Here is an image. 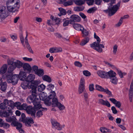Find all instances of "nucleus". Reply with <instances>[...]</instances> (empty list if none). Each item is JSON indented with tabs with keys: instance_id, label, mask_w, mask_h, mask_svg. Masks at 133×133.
<instances>
[{
	"instance_id": "nucleus-1",
	"label": "nucleus",
	"mask_w": 133,
	"mask_h": 133,
	"mask_svg": "<svg viewBox=\"0 0 133 133\" xmlns=\"http://www.w3.org/2000/svg\"><path fill=\"white\" fill-rule=\"evenodd\" d=\"M40 84V82L39 81H35L31 83L30 86L31 89L30 92L32 94V95L30 98L32 101V102L34 105V108L36 110L40 109L42 108V105L40 104V99L38 98H37L36 89L38 85Z\"/></svg>"
},
{
	"instance_id": "nucleus-2",
	"label": "nucleus",
	"mask_w": 133,
	"mask_h": 133,
	"mask_svg": "<svg viewBox=\"0 0 133 133\" xmlns=\"http://www.w3.org/2000/svg\"><path fill=\"white\" fill-rule=\"evenodd\" d=\"M8 64L10 65L9 67L8 71L9 72H12L16 68H20L22 67L23 63L18 60H16L12 58L7 60Z\"/></svg>"
},
{
	"instance_id": "nucleus-3",
	"label": "nucleus",
	"mask_w": 133,
	"mask_h": 133,
	"mask_svg": "<svg viewBox=\"0 0 133 133\" xmlns=\"http://www.w3.org/2000/svg\"><path fill=\"white\" fill-rule=\"evenodd\" d=\"M12 72H7V73L2 76V78L6 79L8 83H11L13 85H15L17 83L19 80L18 75H13Z\"/></svg>"
},
{
	"instance_id": "nucleus-4",
	"label": "nucleus",
	"mask_w": 133,
	"mask_h": 133,
	"mask_svg": "<svg viewBox=\"0 0 133 133\" xmlns=\"http://www.w3.org/2000/svg\"><path fill=\"white\" fill-rule=\"evenodd\" d=\"M16 0H8L6 3L7 9L9 12H14L18 11L19 8V2L15 1Z\"/></svg>"
},
{
	"instance_id": "nucleus-5",
	"label": "nucleus",
	"mask_w": 133,
	"mask_h": 133,
	"mask_svg": "<svg viewBox=\"0 0 133 133\" xmlns=\"http://www.w3.org/2000/svg\"><path fill=\"white\" fill-rule=\"evenodd\" d=\"M103 1L106 2H109L110 1L111 3L109 4L108 7L109 15L111 16L114 15L117 11L120 6V2H118L117 4L113 6L112 4L115 3V0H103Z\"/></svg>"
},
{
	"instance_id": "nucleus-6",
	"label": "nucleus",
	"mask_w": 133,
	"mask_h": 133,
	"mask_svg": "<svg viewBox=\"0 0 133 133\" xmlns=\"http://www.w3.org/2000/svg\"><path fill=\"white\" fill-rule=\"evenodd\" d=\"M97 42H95L90 44L91 47L94 49L96 50L97 51L101 52L102 51V49L101 47L104 48V46L103 44H100L101 39L99 37L98 38L96 39Z\"/></svg>"
},
{
	"instance_id": "nucleus-7",
	"label": "nucleus",
	"mask_w": 133,
	"mask_h": 133,
	"mask_svg": "<svg viewBox=\"0 0 133 133\" xmlns=\"http://www.w3.org/2000/svg\"><path fill=\"white\" fill-rule=\"evenodd\" d=\"M22 107L23 110H25L28 114H30L33 117H35L36 111L32 106L24 103L22 104Z\"/></svg>"
},
{
	"instance_id": "nucleus-8",
	"label": "nucleus",
	"mask_w": 133,
	"mask_h": 133,
	"mask_svg": "<svg viewBox=\"0 0 133 133\" xmlns=\"http://www.w3.org/2000/svg\"><path fill=\"white\" fill-rule=\"evenodd\" d=\"M9 15V12L5 7L0 8V19L2 21L4 20Z\"/></svg>"
},
{
	"instance_id": "nucleus-9",
	"label": "nucleus",
	"mask_w": 133,
	"mask_h": 133,
	"mask_svg": "<svg viewBox=\"0 0 133 133\" xmlns=\"http://www.w3.org/2000/svg\"><path fill=\"white\" fill-rule=\"evenodd\" d=\"M51 121L52 124V127L58 130H61L65 126L64 124L60 125L59 123L55 119H51Z\"/></svg>"
},
{
	"instance_id": "nucleus-10",
	"label": "nucleus",
	"mask_w": 133,
	"mask_h": 133,
	"mask_svg": "<svg viewBox=\"0 0 133 133\" xmlns=\"http://www.w3.org/2000/svg\"><path fill=\"white\" fill-rule=\"evenodd\" d=\"M70 24H73L75 22H79L81 19L80 17L76 15H71L70 18Z\"/></svg>"
},
{
	"instance_id": "nucleus-11",
	"label": "nucleus",
	"mask_w": 133,
	"mask_h": 133,
	"mask_svg": "<svg viewBox=\"0 0 133 133\" xmlns=\"http://www.w3.org/2000/svg\"><path fill=\"white\" fill-rule=\"evenodd\" d=\"M54 100H55V102L53 103V104L52 105V107H57L59 108V109L61 110H63L65 108V107L64 105L61 104L59 102L58 100L56 99H55Z\"/></svg>"
},
{
	"instance_id": "nucleus-12",
	"label": "nucleus",
	"mask_w": 133,
	"mask_h": 133,
	"mask_svg": "<svg viewBox=\"0 0 133 133\" xmlns=\"http://www.w3.org/2000/svg\"><path fill=\"white\" fill-rule=\"evenodd\" d=\"M35 78V75L32 74H30L28 76H27V77L26 78L25 80L26 81L28 82H31V83H33L34 82V81H33L34 79ZM36 80H35L36 81ZM37 81H39L40 82V83H41V81L40 80H36ZM31 84L30 85V86Z\"/></svg>"
},
{
	"instance_id": "nucleus-13",
	"label": "nucleus",
	"mask_w": 133,
	"mask_h": 133,
	"mask_svg": "<svg viewBox=\"0 0 133 133\" xmlns=\"http://www.w3.org/2000/svg\"><path fill=\"white\" fill-rule=\"evenodd\" d=\"M107 74V72L99 70L97 72L98 76L102 78H108Z\"/></svg>"
},
{
	"instance_id": "nucleus-14",
	"label": "nucleus",
	"mask_w": 133,
	"mask_h": 133,
	"mask_svg": "<svg viewBox=\"0 0 133 133\" xmlns=\"http://www.w3.org/2000/svg\"><path fill=\"white\" fill-rule=\"evenodd\" d=\"M98 103L103 105L106 106L108 107H110V104L108 101H104L102 99H98Z\"/></svg>"
},
{
	"instance_id": "nucleus-15",
	"label": "nucleus",
	"mask_w": 133,
	"mask_h": 133,
	"mask_svg": "<svg viewBox=\"0 0 133 133\" xmlns=\"http://www.w3.org/2000/svg\"><path fill=\"white\" fill-rule=\"evenodd\" d=\"M4 103H7L8 107L9 108V109L12 110L15 107L14 103L11 101H8L7 99L4 100Z\"/></svg>"
},
{
	"instance_id": "nucleus-16",
	"label": "nucleus",
	"mask_w": 133,
	"mask_h": 133,
	"mask_svg": "<svg viewBox=\"0 0 133 133\" xmlns=\"http://www.w3.org/2000/svg\"><path fill=\"white\" fill-rule=\"evenodd\" d=\"M22 67H23L24 70L25 71H27L30 72L32 70V68L30 65L28 63H23V65Z\"/></svg>"
},
{
	"instance_id": "nucleus-17",
	"label": "nucleus",
	"mask_w": 133,
	"mask_h": 133,
	"mask_svg": "<svg viewBox=\"0 0 133 133\" xmlns=\"http://www.w3.org/2000/svg\"><path fill=\"white\" fill-rule=\"evenodd\" d=\"M133 95V79L132 81L129 90V98L130 101H131Z\"/></svg>"
},
{
	"instance_id": "nucleus-18",
	"label": "nucleus",
	"mask_w": 133,
	"mask_h": 133,
	"mask_svg": "<svg viewBox=\"0 0 133 133\" xmlns=\"http://www.w3.org/2000/svg\"><path fill=\"white\" fill-rule=\"evenodd\" d=\"M109 100L114 104H115V106L118 108H120L121 104L119 101H117L114 98H110Z\"/></svg>"
},
{
	"instance_id": "nucleus-19",
	"label": "nucleus",
	"mask_w": 133,
	"mask_h": 133,
	"mask_svg": "<svg viewBox=\"0 0 133 133\" xmlns=\"http://www.w3.org/2000/svg\"><path fill=\"white\" fill-rule=\"evenodd\" d=\"M56 95V94L55 91H51L50 93V95L48 97V98L52 99V105L53 104V103H54L55 102L54 100V99H56L57 100H58L55 97Z\"/></svg>"
},
{
	"instance_id": "nucleus-20",
	"label": "nucleus",
	"mask_w": 133,
	"mask_h": 133,
	"mask_svg": "<svg viewBox=\"0 0 133 133\" xmlns=\"http://www.w3.org/2000/svg\"><path fill=\"white\" fill-rule=\"evenodd\" d=\"M18 77L19 79L21 80H25L26 77V74L24 72L20 71L18 75Z\"/></svg>"
},
{
	"instance_id": "nucleus-21",
	"label": "nucleus",
	"mask_w": 133,
	"mask_h": 133,
	"mask_svg": "<svg viewBox=\"0 0 133 133\" xmlns=\"http://www.w3.org/2000/svg\"><path fill=\"white\" fill-rule=\"evenodd\" d=\"M1 86V89L3 91H5L6 89L7 83L6 82H2V79L0 80V86Z\"/></svg>"
},
{
	"instance_id": "nucleus-22",
	"label": "nucleus",
	"mask_w": 133,
	"mask_h": 133,
	"mask_svg": "<svg viewBox=\"0 0 133 133\" xmlns=\"http://www.w3.org/2000/svg\"><path fill=\"white\" fill-rule=\"evenodd\" d=\"M24 122L25 123L26 125L28 126H31L30 124H32L34 123L33 119L32 118H26Z\"/></svg>"
},
{
	"instance_id": "nucleus-23",
	"label": "nucleus",
	"mask_w": 133,
	"mask_h": 133,
	"mask_svg": "<svg viewBox=\"0 0 133 133\" xmlns=\"http://www.w3.org/2000/svg\"><path fill=\"white\" fill-rule=\"evenodd\" d=\"M7 66L6 64H4L1 67L0 70L1 74L4 75V74L6 72L7 70ZM5 74H4V75Z\"/></svg>"
},
{
	"instance_id": "nucleus-24",
	"label": "nucleus",
	"mask_w": 133,
	"mask_h": 133,
	"mask_svg": "<svg viewBox=\"0 0 133 133\" xmlns=\"http://www.w3.org/2000/svg\"><path fill=\"white\" fill-rule=\"evenodd\" d=\"M73 26L75 29L78 31H81L84 29V28L79 24H74Z\"/></svg>"
},
{
	"instance_id": "nucleus-25",
	"label": "nucleus",
	"mask_w": 133,
	"mask_h": 133,
	"mask_svg": "<svg viewBox=\"0 0 133 133\" xmlns=\"http://www.w3.org/2000/svg\"><path fill=\"white\" fill-rule=\"evenodd\" d=\"M7 108L8 109H7L8 110L4 112L3 114L4 116L5 117H8L12 115V112L11 110L9 109V108L8 107V108L7 107Z\"/></svg>"
},
{
	"instance_id": "nucleus-26",
	"label": "nucleus",
	"mask_w": 133,
	"mask_h": 133,
	"mask_svg": "<svg viewBox=\"0 0 133 133\" xmlns=\"http://www.w3.org/2000/svg\"><path fill=\"white\" fill-rule=\"evenodd\" d=\"M108 76V78L109 77L110 79L116 76V72L112 70H111L107 72V74Z\"/></svg>"
},
{
	"instance_id": "nucleus-27",
	"label": "nucleus",
	"mask_w": 133,
	"mask_h": 133,
	"mask_svg": "<svg viewBox=\"0 0 133 133\" xmlns=\"http://www.w3.org/2000/svg\"><path fill=\"white\" fill-rule=\"evenodd\" d=\"M12 123L14 125V126L16 127V129L17 130H19L21 128H22V126L21 123L16 121H14L12 122Z\"/></svg>"
},
{
	"instance_id": "nucleus-28",
	"label": "nucleus",
	"mask_w": 133,
	"mask_h": 133,
	"mask_svg": "<svg viewBox=\"0 0 133 133\" xmlns=\"http://www.w3.org/2000/svg\"><path fill=\"white\" fill-rule=\"evenodd\" d=\"M44 102L45 104L48 106H50L51 104L52 105V99L48 97L46 98L44 100Z\"/></svg>"
},
{
	"instance_id": "nucleus-29",
	"label": "nucleus",
	"mask_w": 133,
	"mask_h": 133,
	"mask_svg": "<svg viewBox=\"0 0 133 133\" xmlns=\"http://www.w3.org/2000/svg\"><path fill=\"white\" fill-rule=\"evenodd\" d=\"M89 38L88 37H86L82 39L80 43V44L82 46L85 45L89 41Z\"/></svg>"
},
{
	"instance_id": "nucleus-30",
	"label": "nucleus",
	"mask_w": 133,
	"mask_h": 133,
	"mask_svg": "<svg viewBox=\"0 0 133 133\" xmlns=\"http://www.w3.org/2000/svg\"><path fill=\"white\" fill-rule=\"evenodd\" d=\"M75 1V0H70L67 1H66L63 3V5L65 6L71 5L73 4V2Z\"/></svg>"
},
{
	"instance_id": "nucleus-31",
	"label": "nucleus",
	"mask_w": 133,
	"mask_h": 133,
	"mask_svg": "<svg viewBox=\"0 0 133 133\" xmlns=\"http://www.w3.org/2000/svg\"><path fill=\"white\" fill-rule=\"evenodd\" d=\"M21 103L20 102H17L14 103L15 107H17V109L20 110H23L22 104L21 105Z\"/></svg>"
},
{
	"instance_id": "nucleus-32",
	"label": "nucleus",
	"mask_w": 133,
	"mask_h": 133,
	"mask_svg": "<svg viewBox=\"0 0 133 133\" xmlns=\"http://www.w3.org/2000/svg\"><path fill=\"white\" fill-rule=\"evenodd\" d=\"M58 9L60 11V13L58 14L59 16H61L62 15H65L66 14V10L62 8H59Z\"/></svg>"
},
{
	"instance_id": "nucleus-33",
	"label": "nucleus",
	"mask_w": 133,
	"mask_h": 133,
	"mask_svg": "<svg viewBox=\"0 0 133 133\" xmlns=\"http://www.w3.org/2000/svg\"><path fill=\"white\" fill-rule=\"evenodd\" d=\"M19 38L20 41L21 42V43L22 44L24 48H25V45L24 44V37L23 36L22 32L20 33V34Z\"/></svg>"
},
{
	"instance_id": "nucleus-34",
	"label": "nucleus",
	"mask_w": 133,
	"mask_h": 133,
	"mask_svg": "<svg viewBox=\"0 0 133 133\" xmlns=\"http://www.w3.org/2000/svg\"><path fill=\"white\" fill-rule=\"evenodd\" d=\"M102 92H104L108 95H109V97H113V95L111 92L107 88H106L105 89L104 88Z\"/></svg>"
},
{
	"instance_id": "nucleus-35",
	"label": "nucleus",
	"mask_w": 133,
	"mask_h": 133,
	"mask_svg": "<svg viewBox=\"0 0 133 133\" xmlns=\"http://www.w3.org/2000/svg\"><path fill=\"white\" fill-rule=\"evenodd\" d=\"M55 35L56 37L59 38V39H61L62 38L64 39V40H66V41H68L69 40V38H65L62 36V35H61V34L59 33H56L55 34Z\"/></svg>"
},
{
	"instance_id": "nucleus-36",
	"label": "nucleus",
	"mask_w": 133,
	"mask_h": 133,
	"mask_svg": "<svg viewBox=\"0 0 133 133\" xmlns=\"http://www.w3.org/2000/svg\"><path fill=\"white\" fill-rule=\"evenodd\" d=\"M42 78L44 81H46L49 83L51 81V78L47 75H45Z\"/></svg>"
},
{
	"instance_id": "nucleus-37",
	"label": "nucleus",
	"mask_w": 133,
	"mask_h": 133,
	"mask_svg": "<svg viewBox=\"0 0 133 133\" xmlns=\"http://www.w3.org/2000/svg\"><path fill=\"white\" fill-rule=\"evenodd\" d=\"M76 5H81L84 3V1L81 0H75L74 1Z\"/></svg>"
},
{
	"instance_id": "nucleus-38",
	"label": "nucleus",
	"mask_w": 133,
	"mask_h": 133,
	"mask_svg": "<svg viewBox=\"0 0 133 133\" xmlns=\"http://www.w3.org/2000/svg\"><path fill=\"white\" fill-rule=\"evenodd\" d=\"M45 88V86L43 84H41L38 87V90L40 92L44 90Z\"/></svg>"
},
{
	"instance_id": "nucleus-39",
	"label": "nucleus",
	"mask_w": 133,
	"mask_h": 133,
	"mask_svg": "<svg viewBox=\"0 0 133 133\" xmlns=\"http://www.w3.org/2000/svg\"><path fill=\"white\" fill-rule=\"evenodd\" d=\"M35 74L39 76H42L44 74V70L42 69H39Z\"/></svg>"
},
{
	"instance_id": "nucleus-40",
	"label": "nucleus",
	"mask_w": 133,
	"mask_h": 133,
	"mask_svg": "<svg viewBox=\"0 0 133 133\" xmlns=\"http://www.w3.org/2000/svg\"><path fill=\"white\" fill-rule=\"evenodd\" d=\"M110 81L111 83L115 84H116L118 82V79L115 76L110 79Z\"/></svg>"
},
{
	"instance_id": "nucleus-41",
	"label": "nucleus",
	"mask_w": 133,
	"mask_h": 133,
	"mask_svg": "<svg viewBox=\"0 0 133 133\" xmlns=\"http://www.w3.org/2000/svg\"><path fill=\"white\" fill-rule=\"evenodd\" d=\"M46 94H44L43 93H42L41 94H39V97L40 98V99L44 101L46 98Z\"/></svg>"
},
{
	"instance_id": "nucleus-42",
	"label": "nucleus",
	"mask_w": 133,
	"mask_h": 133,
	"mask_svg": "<svg viewBox=\"0 0 133 133\" xmlns=\"http://www.w3.org/2000/svg\"><path fill=\"white\" fill-rule=\"evenodd\" d=\"M82 33L83 34V36L84 37L87 36L89 34L88 31L84 29L82 30L81 31Z\"/></svg>"
},
{
	"instance_id": "nucleus-43",
	"label": "nucleus",
	"mask_w": 133,
	"mask_h": 133,
	"mask_svg": "<svg viewBox=\"0 0 133 133\" xmlns=\"http://www.w3.org/2000/svg\"><path fill=\"white\" fill-rule=\"evenodd\" d=\"M7 103H4V100L3 103H2L0 104V108L2 109H4L6 107Z\"/></svg>"
},
{
	"instance_id": "nucleus-44",
	"label": "nucleus",
	"mask_w": 133,
	"mask_h": 133,
	"mask_svg": "<svg viewBox=\"0 0 133 133\" xmlns=\"http://www.w3.org/2000/svg\"><path fill=\"white\" fill-rule=\"evenodd\" d=\"M85 89V87L81 86H79L78 92L80 94L82 93Z\"/></svg>"
},
{
	"instance_id": "nucleus-45",
	"label": "nucleus",
	"mask_w": 133,
	"mask_h": 133,
	"mask_svg": "<svg viewBox=\"0 0 133 133\" xmlns=\"http://www.w3.org/2000/svg\"><path fill=\"white\" fill-rule=\"evenodd\" d=\"M97 10L96 8L94 7L90 8L87 11V12L89 13H91L94 12L95 11Z\"/></svg>"
},
{
	"instance_id": "nucleus-46",
	"label": "nucleus",
	"mask_w": 133,
	"mask_h": 133,
	"mask_svg": "<svg viewBox=\"0 0 133 133\" xmlns=\"http://www.w3.org/2000/svg\"><path fill=\"white\" fill-rule=\"evenodd\" d=\"M43 115L42 111L41 110H38L36 113V117L37 118H39L42 116Z\"/></svg>"
},
{
	"instance_id": "nucleus-47",
	"label": "nucleus",
	"mask_w": 133,
	"mask_h": 133,
	"mask_svg": "<svg viewBox=\"0 0 133 133\" xmlns=\"http://www.w3.org/2000/svg\"><path fill=\"white\" fill-rule=\"evenodd\" d=\"M54 85L50 84L49 85H48L47 86V89L48 90H51V91H52V90L54 89Z\"/></svg>"
},
{
	"instance_id": "nucleus-48",
	"label": "nucleus",
	"mask_w": 133,
	"mask_h": 133,
	"mask_svg": "<svg viewBox=\"0 0 133 133\" xmlns=\"http://www.w3.org/2000/svg\"><path fill=\"white\" fill-rule=\"evenodd\" d=\"M85 83L84 79L83 78H82L81 79L79 86L85 87Z\"/></svg>"
},
{
	"instance_id": "nucleus-49",
	"label": "nucleus",
	"mask_w": 133,
	"mask_h": 133,
	"mask_svg": "<svg viewBox=\"0 0 133 133\" xmlns=\"http://www.w3.org/2000/svg\"><path fill=\"white\" fill-rule=\"evenodd\" d=\"M21 86L23 89H25L28 87V84L26 82H24L21 84Z\"/></svg>"
},
{
	"instance_id": "nucleus-50",
	"label": "nucleus",
	"mask_w": 133,
	"mask_h": 133,
	"mask_svg": "<svg viewBox=\"0 0 133 133\" xmlns=\"http://www.w3.org/2000/svg\"><path fill=\"white\" fill-rule=\"evenodd\" d=\"M15 119H16V118H15V117H11L6 119V121L8 122H12L14 121H15Z\"/></svg>"
},
{
	"instance_id": "nucleus-51",
	"label": "nucleus",
	"mask_w": 133,
	"mask_h": 133,
	"mask_svg": "<svg viewBox=\"0 0 133 133\" xmlns=\"http://www.w3.org/2000/svg\"><path fill=\"white\" fill-rule=\"evenodd\" d=\"M10 126L9 124L6 123H4L3 122L1 127H3L7 129L9 128Z\"/></svg>"
},
{
	"instance_id": "nucleus-52",
	"label": "nucleus",
	"mask_w": 133,
	"mask_h": 133,
	"mask_svg": "<svg viewBox=\"0 0 133 133\" xmlns=\"http://www.w3.org/2000/svg\"><path fill=\"white\" fill-rule=\"evenodd\" d=\"M96 90L102 92L104 88L101 86L98 85H96Z\"/></svg>"
},
{
	"instance_id": "nucleus-53",
	"label": "nucleus",
	"mask_w": 133,
	"mask_h": 133,
	"mask_svg": "<svg viewBox=\"0 0 133 133\" xmlns=\"http://www.w3.org/2000/svg\"><path fill=\"white\" fill-rule=\"evenodd\" d=\"M84 75L86 76H89L91 75L90 73L87 70H85L83 71Z\"/></svg>"
},
{
	"instance_id": "nucleus-54",
	"label": "nucleus",
	"mask_w": 133,
	"mask_h": 133,
	"mask_svg": "<svg viewBox=\"0 0 133 133\" xmlns=\"http://www.w3.org/2000/svg\"><path fill=\"white\" fill-rule=\"evenodd\" d=\"M70 20H65L63 24V26H66L68 25L69 23L70 24L71 22Z\"/></svg>"
},
{
	"instance_id": "nucleus-55",
	"label": "nucleus",
	"mask_w": 133,
	"mask_h": 133,
	"mask_svg": "<svg viewBox=\"0 0 133 133\" xmlns=\"http://www.w3.org/2000/svg\"><path fill=\"white\" fill-rule=\"evenodd\" d=\"M83 96L84 99L86 101H88V94L86 92H84L83 93Z\"/></svg>"
},
{
	"instance_id": "nucleus-56",
	"label": "nucleus",
	"mask_w": 133,
	"mask_h": 133,
	"mask_svg": "<svg viewBox=\"0 0 133 133\" xmlns=\"http://www.w3.org/2000/svg\"><path fill=\"white\" fill-rule=\"evenodd\" d=\"M117 46L116 45H115L113 47V54L114 55L116 54V53L117 50Z\"/></svg>"
},
{
	"instance_id": "nucleus-57",
	"label": "nucleus",
	"mask_w": 133,
	"mask_h": 133,
	"mask_svg": "<svg viewBox=\"0 0 133 133\" xmlns=\"http://www.w3.org/2000/svg\"><path fill=\"white\" fill-rule=\"evenodd\" d=\"M75 65L77 67H81L82 66V64L79 62L78 61H75L74 62Z\"/></svg>"
},
{
	"instance_id": "nucleus-58",
	"label": "nucleus",
	"mask_w": 133,
	"mask_h": 133,
	"mask_svg": "<svg viewBox=\"0 0 133 133\" xmlns=\"http://www.w3.org/2000/svg\"><path fill=\"white\" fill-rule=\"evenodd\" d=\"M111 110L113 114H116L117 113V111L115 107H112L111 108Z\"/></svg>"
},
{
	"instance_id": "nucleus-59",
	"label": "nucleus",
	"mask_w": 133,
	"mask_h": 133,
	"mask_svg": "<svg viewBox=\"0 0 133 133\" xmlns=\"http://www.w3.org/2000/svg\"><path fill=\"white\" fill-rule=\"evenodd\" d=\"M107 128L105 127H101L100 128V130L103 133H106Z\"/></svg>"
},
{
	"instance_id": "nucleus-60",
	"label": "nucleus",
	"mask_w": 133,
	"mask_h": 133,
	"mask_svg": "<svg viewBox=\"0 0 133 133\" xmlns=\"http://www.w3.org/2000/svg\"><path fill=\"white\" fill-rule=\"evenodd\" d=\"M32 69L36 73L37 71L39 69H38V67L36 65H34L32 66Z\"/></svg>"
},
{
	"instance_id": "nucleus-61",
	"label": "nucleus",
	"mask_w": 133,
	"mask_h": 133,
	"mask_svg": "<svg viewBox=\"0 0 133 133\" xmlns=\"http://www.w3.org/2000/svg\"><path fill=\"white\" fill-rule=\"evenodd\" d=\"M55 53L60 52L62 51V50L61 48L55 47Z\"/></svg>"
},
{
	"instance_id": "nucleus-62",
	"label": "nucleus",
	"mask_w": 133,
	"mask_h": 133,
	"mask_svg": "<svg viewBox=\"0 0 133 133\" xmlns=\"http://www.w3.org/2000/svg\"><path fill=\"white\" fill-rule=\"evenodd\" d=\"M94 85L93 84L89 85V89L90 91H92L94 90Z\"/></svg>"
},
{
	"instance_id": "nucleus-63",
	"label": "nucleus",
	"mask_w": 133,
	"mask_h": 133,
	"mask_svg": "<svg viewBox=\"0 0 133 133\" xmlns=\"http://www.w3.org/2000/svg\"><path fill=\"white\" fill-rule=\"evenodd\" d=\"M49 51L51 53H55V47L50 48L49 49Z\"/></svg>"
},
{
	"instance_id": "nucleus-64",
	"label": "nucleus",
	"mask_w": 133,
	"mask_h": 133,
	"mask_svg": "<svg viewBox=\"0 0 133 133\" xmlns=\"http://www.w3.org/2000/svg\"><path fill=\"white\" fill-rule=\"evenodd\" d=\"M102 0H95V3L96 4L98 5L101 4Z\"/></svg>"
}]
</instances>
